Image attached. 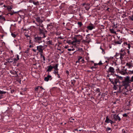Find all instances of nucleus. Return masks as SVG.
<instances>
[{
  "label": "nucleus",
  "mask_w": 133,
  "mask_h": 133,
  "mask_svg": "<svg viewBox=\"0 0 133 133\" xmlns=\"http://www.w3.org/2000/svg\"><path fill=\"white\" fill-rule=\"evenodd\" d=\"M58 68H57L53 72V73L55 74H57V77H58V78H60V76L59 75V74H58Z\"/></svg>",
  "instance_id": "14"
},
{
  "label": "nucleus",
  "mask_w": 133,
  "mask_h": 133,
  "mask_svg": "<svg viewBox=\"0 0 133 133\" xmlns=\"http://www.w3.org/2000/svg\"><path fill=\"white\" fill-rule=\"evenodd\" d=\"M58 64H56L55 66H52L53 69L54 68L55 70L57 68H58Z\"/></svg>",
  "instance_id": "28"
},
{
  "label": "nucleus",
  "mask_w": 133,
  "mask_h": 133,
  "mask_svg": "<svg viewBox=\"0 0 133 133\" xmlns=\"http://www.w3.org/2000/svg\"><path fill=\"white\" fill-rule=\"evenodd\" d=\"M128 116V115L127 114H125L123 115V116L124 117H127Z\"/></svg>",
  "instance_id": "48"
},
{
  "label": "nucleus",
  "mask_w": 133,
  "mask_h": 133,
  "mask_svg": "<svg viewBox=\"0 0 133 133\" xmlns=\"http://www.w3.org/2000/svg\"><path fill=\"white\" fill-rule=\"evenodd\" d=\"M14 61L13 62V64H16L17 62V60L16 59V58H13Z\"/></svg>",
  "instance_id": "34"
},
{
  "label": "nucleus",
  "mask_w": 133,
  "mask_h": 133,
  "mask_svg": "<svg viewBox=\"0 0 133 133\" xmlns=\"http://www.w3.org/2000/svg\"><path fill=\"white\" fill-rule=\"evenodd\" d=\"M33 3L35 5H39V2L38 1H37L36 2H33Z\"/></svg>",
  "instance_id": "35"
},
{
  "label": "nucleus",
  "mask_w": 133,
  "mask_h": 133,
  "mask_svg": "<svg viewBox=\"0 0 133 133\" xmlns=\"http://www.w3.org/2000/svg\"><path fill=\"white\" fill-rule=\"evenodd\" d=\"M120 55V53H116V54L115 56H116V57L119 56Z\"/></svg>",
  "instance_id": "50"
},
{
  "label": "nucleus",
  "mask_w": 133,
  "mask_h": 133,
  "mask_svg": "<svg viewBox=\"0 0 133 133\" xmlns=\"http://www.w3.org/2000/svg\"><path fill=\"white\" fill-rule=\"evenodd\" d=\"M87 28L89 30H91L92 29L95 28V26L94 25L90 23L89 25L87 27Z\"/></svg>",
  "instance_id": "8"
},
{
  "label": "nucleus",
  "mask_w": 133,
  "mask_h": 133,
  "mask_svg": "<svg viewBox=\"0 0 133 133\" xmlns=\"http://www.w3.org/2000/svg\"><path fill=\"white\" fill-rule=\"evenodd\" d=\"M128 91V89L126 91H125L123 92V94H124L125 95H127V94L126 93V92H127Z\"/></svg>",
  "instance_id": "46"
},
{
  "label": "nucleus",
  "mask_w": 133,
  "mask_h": 133,
  "mask_svg": "<svg viewBox=\"0 0 133 133\" xmlns=\"http://www.w3.org/2000/svg\"><path fill=\"white\" fill-rule=\"evenodd\" d=\"M69 120L70 121V122H73L72 121V120H74V119H73V118H70Z\"/></svg>",
  "instance_id": "53"
},
{
  "label": "nucleus",
  "mask_w": 133,
  "mask_h": 133,
  "mask_svg": "<svg viewBox=\"0 0 133 133\" xmlns=\"http://www.w3.org/2000/svg\"><path fill=\"white\" fill-rule=\"evenodd\" d=\"M40 54V55L41 57V58L42 57L43 60L45 61V58L44 56L43 55V53Z\"/></svg>",
  "instance_id": "30"
},
{
  "label": "nucleus",
  "mask_w": 133,
  "mask_h": 133,
  "mask_svg": "<svg viewBox=\"0 0 133 133\" xmlns=\"http://www.w3.org/2000/svg\"><path fill=\"white\" fill-rule=\"evenodd\" d=\"M128 19L130 20L133 21V15H132L131 16H129Z\"/></svg>",
  "instance_id": "33"
},
{
  "label": "nucleus",
  "mask_w": 133,
  "mask_h": 133,
  "mask_svg": "<svg viewBox=\"0 0 133 133\" xmlns=\"http://www.w3.org/2000/svg\"><path fill=\"white\" fill-rule=\"evenodd\" d=\"M6 92V91H2L0 90V99L3 98V94H5Z\"/></svg>",
  "instance_id": "12"
},
{
  "label": "nucleus",
  "mask_w": 133,
  "mask_h": 133,
  "mask_svg": "<svg viewBox=\"0 0 133 133\" xmlns=\"http://www.w3.org/2000/svg\"><path fill=\"white\" fill-rule=\"evenodd\" d=\"M129 74H133V70L132 71H129Z\"/></svg>",
  "instance_id": "45"
},
{
  "label": "nucleus",
  "mask_w": 133,
  "mask_h": 133,
  "mask_svg": "<svg viewBox=\"0 0 133 133\" xmlns=\"http://www.w3.org/2000/svg\"><path fill=\"white\" fill-rule=\"evenodd\" d=\"M74 39L75 41H73L71 42V44H74V43L76 42H77L78 44L79 43L80 41L77 40V38L76 37H74Z\"/></svg>",
  "instance_id": "16"
},
{
  "label": "nucleus",
  "mask_w": 133,
  "mask_h": 133,
  "mask_svg": "<svg viewBox=\"0 0 133 133\" xmlns=\"http://www.w3.org/2000/svg\"><path fill=\"white\" fill-rule=\"evenodd\" d=\"M47 68L48 69L46 70V72H51L52 71L53 69L52 66H51V65L50 66H48Z\"/></svg>",
  "instance_id": "13"
},
{
  "label": "nucleus",
  "mask_w": 133,
  "mask_h": 133,
  "mask_svg": "<svg viewBox=\"0 0 133 133\" xmlns=\"http://www.w3.org/2000/svg\"><path fill=\"white\" fill-rule=\"evenodd\" d=\"M124 80L125 81H127L129 83L133 82V76H132L131 78V79H130V77L128 76H127L124 77Z\"/></svg>",
  "instance_id": "6"
},
{
  "label": "nucleus",
  "mask_w": 133,
  "mask_h": 133,
  "mask_svg": "<svg viewBox=\"0 0 133 133\" xmlns=\"http://www.w3.org/2000/svg\"><path fill=\"white\" fill-rule=\"evenodd\" d=\"M120 56H123L124 55V54H123L122 53H120Z\"/></svg>",
  "instance_id": "52"
},
{
  "label": "nucleus",
  "mask_w": 133,
  "mask_h": 133,
  "mask_svg": "<svg viewBox=\"0 0 133 133\" xmlns=\"http://www.w3.org/2000/svg\"><path fill=\"white\" fill-rule=\"evenodd\" d=\"M124 45H126H126H127L128 44L127 43V42H125L124 43Z\"/></svg>",
  "instance_id": "63"
},
{
  "label": "nucleus",
  "mask_w": 133,
  "mask_h": 133,
  "mask_svg": "<svg viewBox=\"0 0 133 133\" xmlns=\"http://www.w3.org/2000/svg\"><path fill=\"white\" fill-rule=\"evenodd\" d=\"M60 38L61 39H64V38L62 37L61 36H58L57 37V39Z\"/></svg>",
  "instance_id": "55"
},
{
  "label": "nucleus",
  "mask_w": 133,
  "mask_h": 133,
  "mask_svg": "<svg viewBox=\"0 0 133 133\" xmlns=\"http://www.w3.org/2000/svg\"><path fill=\"white\" fill-rule=\"evenodd\" d=\"M11 74H13L14 75H17V72L16 71H12L11 72Z\"/></svg>",
  "instance_id": "37"
},
{
  "label": "nucleus",
  "mask_w": 133,
  "mask_h": 133,
  "mask_svg": "<svg viewBox=\"0 0 133 133\" xmlns=\"http://www.w3.org/2000/svg\"><path fill=\"white\" fill-rule=\"evenodd\" d=\"M66 74H68V75H69V71L68 70H66Z\"/></svg>",
  "instance_id": "64"
},
{
  "label": "nucleus",
  "mask_w": 133,
  "mask_h": 133,
  "mask_svg": "<svg viewBox=\"0 0 133 133\" xmlns=\"http://www.w3.org/2000/svg\"><path fill=\"white\" fill-rule=\"evenodd\" d=\"M111 128L109 127H107L106 129V131H108L109 130H111Z\"/></svg>",
  "instance_id": "39"
},
{
  "label": "nucleus",
  "mask_w": 133,
  "mask_h": 133,
  "mask_svg": "<svg viewBox=\"0 0 133 133\" xmlns=\"http://www.w3.org/2000/svg\"><path fill=\"white\" fill-rule=\"evenodd\" d=\"M82 42L83 43H89V41H87V40H82Z\"/></svg>",
  "instance_id": "38"
},
{
  "label": "nucleus",
  "mask_w": 133,
  "mask_h": 133,
  "mask_svg": "<svg viewBox=\"0 0 133 133\" xmlns=\"http://www.w3.org/2000/svg\"><path fill=\"white\" fill-rule=\"evenodd\" d=\"M49 73L48 72V75L47 77H45L44 78V80L45 81H48L50 79V80H51L52 79L51 76L49 75Z\"/></svg>",
  "instance_id": "9"
},
{
  "label": "nucleus",
  "mask_w": 133,
  "mask_h": 133,
  "mask_svg": "<svg viewBox=\"0 0 133 133\" xmlns=\"http://www.w3.org/2000/svg\"><path fill=\"white\" fill-rule=\"evenodd\" d=\"M96 92H99L101 93L100 91V89L99 88H96V89L95 90Z\"/></svg>",
  "instance_id": "40"
},
{
  "label": "nucleus",
  "mask_w": 133,
  "mask_h": 133,
  "mask_svg": "<svg viewBox=\"0 0 133 133\" xmlns=\"http://www.w3.org/2000/svg\"><path fill=\"white\" fill-rule=\"evenodd\" d=\"M52 41H49L46 42V43L48 45L52 44Z\"/></svg>",
  "instance_id": "29"
},
{
  "label": "nucleus",
  "mask_w": 133,
  "mask_h": 133,
  "mask_svg": "<svg viewBox=\"0 0 133 133\" xmlns=\"http://www.w3.org/2000/svg\"><path fill=\"white\" fill-rule=\"evenodd\" d=\"M127 45L128 48H129V49L130 47V43L128 44Z\"/></svg>",
  "instance_id": "59"
},
{
  "label": "nucleus",
  "mask_w": 133,
  "mask_h": 133,
  "mask_svg": "<svg viewBox=\"0 0 133 133\" xmlns=\"http://www.w3.org/2000/svg\"><path fill=\"white\" fill-rule=\"evenodd\" d=\"M105 122L107 123H110L111 124V126H112V124L113 123H115V122H114L111 120L109 118V116H107L106 117V119Z\"/></svg>",
  "instance_id": "5"
},
{
  "label": "nucleus",
  "mask_w": 133,
  "mask_h": 133,
  "mask_svg": "<svg viewBox=\"0 0 133 133\" xmlns=\"http://www.w3.org/2000/svg\"><path fill=\"white\" fill-rule=\"evenodd\" d=\"M12 11L13 12L14 14L17 13L19 12V11H17V12H14V10H13V11H11L12 12Z\"/></svg>",
  "instance_id": "60"
},
{
  "label": "nucleus",
  "mask_w": 133,
  "mask_h": 133,
  "mask_svg": "<svg viewBox=\"0 0 133 133\" xmlns=\"http://www.w3.org/2000/svg\"><path fill=\"white\" fill-rule=\"evenodd\" d=\"M114 83H115V84H117V83L118 82H119V83H120V81L119 80V79L118 78H115L114 79Z\"/></svg>",
  "instance_id": "20"
},
{
  "label": "nucleus",
  "mask_w": 133,
  "mask_h": 133,
  "mask_svg": "<svg viewBox=\"0 0 133 133\" xmlns=\"http://www.w3.org/2000/svg\"><path fill=\"white\" fill-rule=\"evenodd\" d=\"M126 65L127 66H128V68H130L132 66V65L130 63H127L126 64Z\"/></svg>",
  "instance_id": "25"
},
{
  "label": "nucleus",
  "mask_w": 133,
  "mask_h": 133,
  "mask_svg": "<svg viewBox=\"0 0 133 133\" xmlns=\"http://www.w3.org/2000/svg\"><path fill=\"white\" fill-rule=\"evenodd\" d=\"M6 60L7 61V63H13L14 61L13 58H10L7 59H6Z\"/></svg>",
  "instance_id": "15"
},
{
  "label": "nucleus",
  "mask_w": 133,
  "mask_h": 133,
  "mask_svg": "<svg viewBox=\"0 0 133 133\" xmlns=\"http://www.w3.org/2000/svg\"><path fill=\"white\" fill-rule=\"evenodd\" d=\"M39 34L41 36H42L43 38L46 37L45 34L46 33L47 31L44 28L41 29L40 28H39Z\"/></svg>",
  "instance_id": "2"
},
{
  "label": "nucleus",
  "mask_w": 133,
  "mask_h": 133,
  "mask_svg": "<svg viewBox=\"0 0 133 133\" xmlns=\"http://www.w3.org/2000/svg\"><path fill=\"white\" fill-rule=\"evenodd\" d=\"M85 40L87 41H89V43L91 42V39L89 37H88V35H87V36L85 37Z\"/></svg>",
  "instance_id": "21"
},
{
  "label": "nucleus",
  "mask_w": 133,
  "mask_h": 133,
  "mask_svg": "<svg viewBox=\"0 0 133 133\" xmlns=\"http://www.w3.org/2000/svg\"><path fill=\"white\" fill-rule=\"evenodd\" d=\"M119 89V92H121L123 91V88L122 89V87L123 86L122 85H119L118 86Z\"/></svg>",
  "instance_id": "17"
},
{
  "label": "nucleus",
  "mask_w": 133,
  "mask_h": 133,
  "mask_svg": "<svg viewBox=\"0 0 133 133\" xmlns=\"http://www.w3.org/2000/svg\"><path fill=\"white\" fill-rule=\"evenodd\" d=\"M61 34V33L59 32H57L56 34V35H59Z\"/></svg>",
  "instance_id": "54"
},
{
  "label": "nucleus",
  "mask_w": 133,
  "mask_h": 133,
  "mask_svg": "<svg viewBox=\"0 0 133 133\" xmlns=\"http://www.w3.org/2000/svg\"><path fill=\"white\" fill-rule=\"evenodd\" d=\"M40 23L41 24H39V25H37V26H39L42 28H43V24H42V23Z\"/></svg>",
  "instance_id": "41"
},
{
  "label": "nucleus",
  "mask_w": 133,
  "mask_h": 133,
  "mask_svg": "<svg viewBox=\"0 0 133 133\" xmlns=\"http://www.w3.org/2000/svg\"><path fill=\"white\" fill-rule=\"evenodd\" d=\"M12 12H13L12 13H11V12L9 13L8 14H7V15H8V14H10L11 15H13L14 14V13L13 11H12Z\"/></svg>",
  "instance_id": "57"
},
{
  "label": "nucleus",
  "mask_w": 133,
  "mask_h": 133,
  "mask_svg": "<svg viewBox=\"0 0 133 133\" xmlns=\"http://www.w3.org/2000/svg\"><path fill=\"white\" fill-rule=\"evenodd\" d=\"M16 56H16V58H17L16 59L17 60H19V56L18 55H16Z\"/></svg>",
  "instance_id": "47"
},
{
  "label": "nucleus",
  "mask_w": 133,
  "mask_h": 133,
  "mask_svg": "<svg viewBox=\"0 0 133 133\" xmlns=\"http://www.w3.org/2000/svg\"><path fill=\"white\" fill-rule=\"evenodd\" d=\"M39 86H38L35 89V90L36 91H37L38 90V89H39Z\"/></svg>",
  "instance_id": "44"
},
{
  "label": "nucleus",
  "mask_w": 133,
  "mask_h": 133,
  "mask_svg": "<svg viewBox=\"0 0 133 133\" xmlns=\"http://www.w3.org/2000/svg\"><path fill=\"white\" fill-rule=\"evenodd\" d=\"M122 42L121 40H119L118 41H115L114 43L115 44H120Z\"/></svg>",
  "instance_id": "23"
},
{
  "label": "nucleus",
  "mask_w": 133,
  "mask_h": 133,
  "mask_svg": "<svg viewBox=\"0 0 133 133\" xmlns=\"http://www.w3.org/2000/svg\"><path fill=\"white\" fill-rule=\"evenodd\" d=\"M96 68V67H94V66H92L91 67H90V68L92 69V70H93V69L94 68Z\"/></svg>",
  "instance_id": "62"
},
{
  "label": "nucleus",
  "mask_w": 133,
  "mask_h": 133,
  "mask_svg": "<svg viewBox=\"0 0 133 133\" xmlns=\"http://www.w3.org/2000/svg\"><path fill=\"white\" fill-rule=\"evenodd\" d=\"M110 82L112 84H115V83H114V82L113 80H110Z\"/></svg>",
  "instance_id": "49"
},
{
  "label": "nucleus",
  "mask_w": 133,
  "mask_h": 133,
  "mask_svg": "<svg viewBox=\"0 0 133 133\" xmlns=\"http://www.w3.org/2000/svg\"><path fill=\"white\" fill-rule=\"evenodd\" d=\"M100 49L102 50V53L104 54L105 53V52L104 51V50L101 47H100Z\"/></svg>",
  "instance_id": "43"
},
{
  "label": "nucleus",
  "mask_w": 133,
  "mask_h": 133,
  "mask_svg": "<svg viewBox=\"0 0 133 133\" xmlns=\"http://www.w3.org/2000/svg\"><path fill=\"white\" fill-rule=\"evenodd\" d=\"M82 57L81 56H79L78 58V60L77 61H76V63H79L80 60L82 59Z\"/></svg>",
  "instance_id": "27"
},
{
  "label": "nucleus",
  "mask_w": 133,
  "mask_h": 133,
  "mask_svg": "<svg viewBox=\"0 0 133 133\" xmlns=\"http://www.w3.org/2000/svg\"><path fill=\"white\" fill-rule=\"evenodd\" d=\"M110 32L112 33L113 34H116V32L113 29H110Z\"/></svg>",
  "instance_id": "31"
},
{
  "label": "nucleus",
  "mask_w": 133,
  "mask_h": 133,
  "mask_svg": "<svg viewBox=\"0 0 133 133\" xmlns=\"http://www.w3.org/2000/svg\"><path fill=\"white\" fill-rule=\"evenodd\" d=\"M0 19L3 21H6L5 17L3 16L2 15H0Z\"/></svg>",
  "instance_id": "19"
},
{
  "label": "nucleus",
  "mask_w": 133,
  "mask_h": 133,
  "mask_svg": "<svg viewBox=\"0 0 133 133\" xmlns=\"http://www.w3.org/2000/svg\"><path fill=\"white\" fill-rule=\"evenodd\" d=\"M122 82V85L123 87L124 86V87L123 88V90H124V89L127 90L128 87L130 85L129 83L127 81H125V80L123 81Z\"/></svg>",
  "instance_id": "3"
},
{
  "label": "nucleus",
  "mask_w": 133,
  "mask_h": 133,
  "mask_svg": "<svg viewBox=\"0 0 133 133\" xmlns=\"http://www.w3.org/2000/svg\"><path fill=\"white\" fill-rule=\"evenodd\" d=\"M115 75L117 77V78H118V79H119V80H123V78L122 77L119 76L118 75Z\"/></svg>",
  "instance_id": "26"
},
{
  "label": "nucleus",
  "mask_w": 133,
  "mask_h": 133,
  "mask_svg": "<svg viewBox=\"0 0 133 133\" xmlns=\"http://www.w3.org/2000/svg\"><path fill=\"white\" fill-rule=\"evenodd\" d=\"M34 2L32 0H29V2L30 3H33V2Z\"/></svg>",
  "instance_id": "61"
},
{
  "label": "nucleus",
  "mask_w": 133,
  "mask_h": 133,
  "mask_svg": "<svg viewBox=\"0 0 133 133\" xmlns=\"http://www.w3.org/2000/svg\"><path fill=\"white\" fill-rule=\"evenodd\" d=\"M34 41L36 43H40L42 42V38H43V37L41 36H39L38 35H35L34 36Z\"/></svg>",
  "instance_id": "1"
},
{
  "label": "nucleus",
  "mask_w": 133,
  "mask_h": 133,
  "mask_svg": "<svg viewBox=\"0 0 133 133\" xmlns=\"http://www.w3.org/2000/svg\"><path fill=\"white\" fill-rule=\"evenodd\" d=\"M117 84H113L114 85V86L113 87V89L115 90H116L117 88V86L118 85H116Z\"/></svg>",
  "instance_id": "24"
},
{
  "label": "nucleus",
  "mask_w": 133,
  "mask_h": 133,
  "mask_svg": "<svg viewBox=\"0 0 133 133\" xmlns=\"http://www.w3.org/2000/svg\"><path fill=\"white\" fill-rule=\"evenodd\" d=\"M113 117L114 119V120L116 121H117V120H118L119 121L121 120V119L120 117L118 116V115H114Z\"/></svg>",
  "instance_id": "10"
},
{
  "label": "nucleus",
  "mask_w": 133,
  "mask_h": 133,
  "mask_svg": "<svg viewBox=\"0 0 133 133\" xmlns=\"http://www.w3.org/2000/svg\"><path fill=\"white\" fill-rule=\"evenodd\" d=\"M12 8L13 6H9L7 7V9L8 10L9 12H10L11 11V10L12 9Z\"/></svg>",
  "instance_id": "22"
},
{
  "label": "nucleus",
  "mask_w": 133,
  "mask_h": 133,
  "mask_svg": "<svg viewBox=\"0 0 133 133\" xmlns=\"http://www.w3.org/2000/svg\"><path fill=\"white\" fill-rule=\"evenodd\" d=\"M107 72H111L110 75H113L114 73L115 72V69L114 68L112 67H110L108 69V70L107 71Z\"/></svg>",
  "instance_id": "7"
},
{
  "label": "nucleus",
  "mask_w": 133,
  "mask_h": 133,
  "mask_svg": "<svg viewBox=\"0 0 133 133\" xmlns=\"http://www.w3.org/2000/svg\"><path fill=\"white\" fill-rule=\"evenodd\" d=\"M102 64H103V63H102L101 61H100L98 63V65H102Z\"/></svg>",
  "instance_id": "58"
},
{
  "label": "nucleus",
  "mask_w": 133,
  "mask_h": 133,
  "mask_svg": "<svg viewBox=\"0 0 133 133\" xmlns=\"http://www.w3.org/2000/svg\"><path fill=\"white\" fill-rule=\"evenodd\" d=\"M73 81L74 82H71V83L72 84H73V85H74V84L75 83V82H76V81L75 80H73Z\"/></svg>",
  "instance_id": "51"
},
{
  "label": "nucleus",
  "mask_w": 133,
  "mask_h": 133,
  "mask_svg": "<svg viewBox=\"0 0 133 133\" xmlns=\"http://www.w3.org/2000/svg\"><path fill=\"white\" fill-rule=\"evenodd\" d=\"M44 45H40L37 46V50H38L40 54L43 53V50L44 49Z\"/></svg>",
  "instance_id": "4"
},
{
  "label": "nucleus",
  "mask_w": 133,
  "mask_h": 133,
  "mask_svg": "<svg viewBox=\"0 0 133 133\" xmlns=\"http://www.w3.org/2000/svg\"><path fill=\"white\" fill-rule=\"evenodd\" d=\"M24 35L26 37V38H27V39H30V37L29 35H28L25 34H24Z\"/></svg>",
  "instance_id": "36"
},
{
  "label": "nucleus",
  "mask_w": 133,
  "mask_h": 133,
  "mask_svg": "<svg viewBox=\"0 0 133 133\" xmlns=\"http://www.w3.org/2000/svg\"><path fill=\"white\" fill-rule=\"evenodd\" d=\"M11 35L14 38L16 36V35L15 34H14L13 33H12Z\"/></svg>",
  "instance_id": "42"
},
{
  "label": "nucleus",
  "mask_w": 133,
  "mask_h": 133,
  "mask_svg": "<svg viewBox=\"0 0 133 133\" xmlns=\"http://www.w3.org/2000/svg\"><path fill=\"white\" fill-rule=\"evenodd\" d=\"M77 24L79 25V27H81L83 25V24L81 22H78L77 23Z\"/></svg>",
  "instance_id": "32"
},
{
  "label": "nucleus",
  "mask_w": 133,
  "mask_h": 133,
  "mask_svg": "<svg viewBox=\"0 0 133 133\" xmlns=\"http://www.w3.org/2000/svg\"><path fill=\"white\" fill-rule=\"evenodd\" d=\"M36 21L38 23H42L43 21L41 19L40 17H37L35 18Z\"/></svg>",
  "instance_id": "11"
},
{
  "label": "nucleus",
  "mask_w": 133,
  "mask_h": 133,
  "mask_svg": "<svg viewBox=\"0 0 133 133\" xmlns=\"http://www.w3.org/2000/svg\"><path fill=\"white\" fill-rule=\"evenodd\" d=\"M127 69H124V70H121L119 71V73L123 75H124L127 73Z\"/></svg>",
  "instance_id": "18"
},
{
  "label": "nucleus",
  "mask_w": 133,
  "mask_h": 133,
  "mask_svg": "<svg viewBox=\"0 0 133 133\" xmlns=\"http://www.w3.org/2000/svg\"><path fill=\"white\" fill-rule=\"evenodd\" d=\"M123 17L122 16V17H123L124 18L125 17H126V15L125 14H123Z\"/></svg>",
  "instance_id": "56"
}]
</instances>
